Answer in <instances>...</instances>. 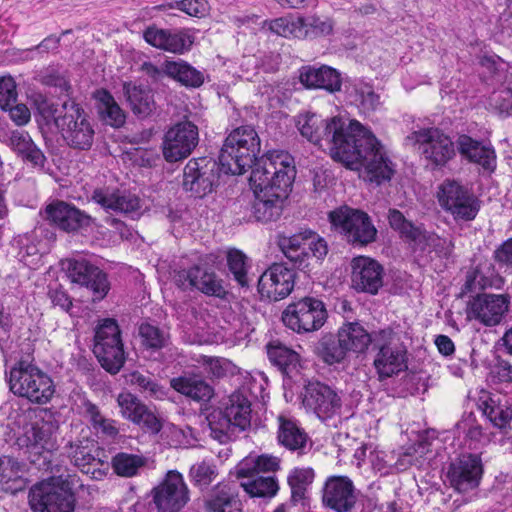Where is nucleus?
Returning <instances> with one entry per match:
<instances>
[{"instance_id": "72a5a7b5", "label": "nucleus", "mask_w": 512, "mask_h": 512, "mask_svg": "<svg viewBox=\"0 0 512 512\" xmlns=\"http://www.w3.org/2000/svg\"><path fill=\"white\" fill-rule=\"evenodd\" d=\"M24 473V464L11 457L0 458V489L10 494L23 491L27 486Z\"/></svg>"}, {"instance_id": "774afa93", "label": "nucleus", "mask_w": 512, "mask_h": 512, "mask_svg": "<svg viewBox=\"0 0 512 512\" xmlns=\"http://www.w3.org/2000/svg\"><path fill=\"white\" fill-rule=\"evenodd\" d=\"M17 101L16 83L10 76L0 77V108L6 110Z\"/></svg>"}, {"instance_id": "f3484780", "label": "nucleus", "mask_w": 512, "mask_h": 512, "mask_svg": "<svg viewBox=\"0 0 512 512\" xmlns=\"http://www.w3.org/2000/svg\"><path fill=\"white\" fill-rule=\"evenodd\" d=\"M199 141L198 127L190 121L173 125L164 135L162 152L166 161L177 162L187 158Z\"/></svg>"}, {"instance_id": "9d476101", "label": "nucleus", "mask_w": 512, "mask_h": 512, "mask_svg": "<svg viewBox=\"0 0 512 512\" xmlns=\"http://www.w3.org/2000/svg\"><path fill=\"white\" fill-rule=\"evenodd\" d=\"M437 198L440 206L456 222L474 220L481 208V201L473 191L456 180H445L439 186Z\"/></svg>"}, {"instance_id": "a18cd8bd", "label": "nucleus", "mask_w": 512, "mask_h": 512, "mask_svg": "<svg viewBox=\"0 0 512 512\" xmlns=\"http://www.w3.org/2000/svg\"><path fill=\"white\" fill-rule=\"evenodd\" d=\"M94 98L97 101L98 114L106 124L121 127L125 123L126 117L123 110L107 90H97Z\"/></svg>"}, {"instance_id": "5701e85b", "label": "nucleus", "mask_w": 512, "mask_h": 512, "mask_svg": "<svg viewBox=\"0 0 512 512\" xmlns=\"http://www.w3.org/2000/svg\"><path fill=\"white\" fill-rule=\"evenodd\" d=\"M351 267L352 287L359 292L377 294L383 286L382 265L372 258L359 256L352 260Z\"/></svg>"}, {"instance_id": "dca6fc26", "label": "nucleus", "mask_w": 512, "mask_h": 512, "mask_svg": "<svg viewBox=\"0 0 512 512\" xmlns=\"http://www.w3.org/2000/svg\"><path fill=\"white\" fill-rule=\"evenodd\" d=\"M64 454L82 473L92 479L100 480L105 476L103 466L107 465L100 458L101 450L97 443L87 436L69 440L63 447Z\"/></svg>"}, {"instance_id": "e2e57ef3", "label": "nucleus", "mask_w": 512, "mask_h": 512, "mask_svg": "<svg viewBox=\"0 0 512 512\" xmlns=\"http://www.w3.org/2000/svg\"><path fill=\"white\" fill-rule=\"evenodd\" d=\"M76 101L73 99H67L62 102L60 106L55 105L54 103L48 101L47 99H41L37 101V110L41 117L46 121V123L53 122L57 127V120L61 116L64 115L65 111L64 106L69 104H75Z\"/></svg>"}, {"instance_id": "b1692460", "label": "nucleus", "mask_w": 512, "mask_h": 512, "mask_svg": "<svg viewBox=\"0 0 512 512\" xmlns=\"http://www.w3.org/2000/svg\"><path fill=\"white\" fill-rule=\"evenodd\" d=\"M322 501L336 512H348L356 504L353 482L347 476H331L323 487Z\"/></svg>"}, {"instance_id": "6e6552de", "label": "nucleus", "mask_w": 512, "mask_h": 512, "mask_svg": "<svg viewBox=\"0 0 512 512\" xmlns=\"http://www.w3.org/2000/svg\"><path fill=\"white\" fill-rule=\"evenodd\" d=\"M407 144L418 146V152L427 166L442 168L456 155L451 138L439 128H421L406 137Z\"/></svg>"}, {"instance_id": "473e14b6", "label": "nucleus", "mask_w": 512, "mask_h": 512, "mask_svg": "<svg viewBox=\"0 0 512 512\" xmlns=\"http://www.w3.org/2000/svg\"><path fill=\"white\" fill-rule=\"evenodd\" d=\"M338 337L346 353L351 351L357 354L365 353L370 345L374 346V335H371L358 322L343 324L338 330Z\"/></svg>"}, {"instance_id": "bb28decb", "label": "nucleus", "mask_w": 512, "mask_h": 512, "mask_svg": "<svg viewBox=\"0 0 512 512\" xmlns=\"http://www.w3.org/2000/svg\"><path fill=\"white\" fill-rule=\"evenodd\" d=\"M143 37L153 47L176 54L188 51L193 44L192 37L184 31L172 32L154 26L148 27Z\"/></svg>"}, {"instance_id": "20e7f679", "label": "nucleus", "mask_w": 512, "mask_h": 512, "mask_svg": "<svg viewBox=\"0 0 512 512\" xmlns=\"http://www.w3.org/2000/svg\"><path fill=\"white\" fill-rule=\"evenodd\" d=\"M207 421L211 437L221 444L227 443L251 426V403L241 393H234L225 409L212 411Z\"/></svg>"}, {"instance_id": "79ce46f5", "label": "nucleus", "mask_w": 512, "mask_h": 512, "mask_svg": "<svg viewBox=\"0 0 512 512\" xmlns=\"http://www.w3.org/2000/svg\"><path fill=\"white\" fill-rule=\"evenodd\" d=\"M278 440L281 445L291 451L302 454L307 445L308 436L294 421L284 416L278 417Z\"/></svg>"}, {"instance_id": "f8f14e48", "label": "nucleus", "mask_w": 512, "mask_h": 512, "mask_svg": "<svg viewBox=\"0 0 512 512\" xmlns=\"http://www.w3.org/2000/svg\"><path fill=\"white\" fill-rule=\"evenodd\" d=\"M327 317L325 304L314 297H304L290 303L282 313L284 325L299 334L319 330Z\"/></svg>"}, {"instance_id": "39448f33", "label": "nucleus", "mask_w": 512, "mask_h": 512, "mask_svg": "<svg viewBox=\"0 0 512 512\" xmlns=\"http://www.w3.org/2000/svg\"><path fill=\"white\" fill-rule=\"evenodd\" d=\"M9 386L15 395L39 404L47 403L55 391L50 376L25 360L18 361L11 368Z\"/></svg>"}, {"instance_id": "7ed1b4c3", "label": "nucleus", "mask_w": 512, "mask_h": 512, "mask_svg": "<svg viewBox=\"0 0 512 512\" xmlns=\"http://www.w3.org/2000/svg\"><path fill=\"white\" fill-rule=\"evenodd\" d=\"M260 152V138L252 126L234 129L225 139L219 154V163L224 173L241 175L248 168L253 170Z\"/></svg>"}, {"instance_id": "c85d7f7f", "label": "nucleus", "mask_w": 512, "mask_h": 512, "mask_svg": "<svg viewBox=\"0 0 512 512\" xmlns=\"http://www.w3.org/2000/svg\"><path fill=\"white\" fill-rule=\"evenodd\" d=\"M299 80L306 88L324 89L330 93L340 91L342 86L340 73L326 65L319 68L312 66L303 67L300 70Z\"/></svg>"}, {"instance_id": "5fc2aeb1", "label": "nucleus", "mask_w": 512, "mask_h": 512, "mask_svg": "<svg viewBox=\"0 0 512 512\" xmlns=\"http://www.w3.org/2000/svg\"><path fill=\"white\" fill-rule=\"evenodd\" d=\"M429 445L427 440H421L408 447L405 452L400 454L395 467L400 471H404L411 466L420 467L424 462V455L429 451Z\"/></svg>"}, {"instance_id": "2f4dec72", "label": "nucleus", "mask_w": 512, "mask_h": 512, "mask_svg": "<svg viewBox=\"0 0 512 512\" xmlns=\"http://www.w3.org/2000/svg\"><path fill=\"white\" fill-rule=\"evenodd\" d=\"M9 146L24 162L31 164L33 167H44L46 157L28 132L12 131Z\"/></svg>"}, {"instance_id": "69168bd1", "label": "nucleus", "mask_w": 512, "mask_h": 512, "mask_svg": "<svg viewBox=\"0 0 512 512\" xmlns=\"http://www.w3.org/2000/svg\"><path fill=\"white\" fill-rule=\"evenodd\" d=\"M357 101L363 111H374L380 105V97L374 92L371 86L363 84L355 88Z\"/></svg>"}, {"instance_id": "a878e982", "label": "nucleus", "mask_w": 512, "mask_h": 512, "mask_svg": "<svg viewBox=\"0 0 512 512\" xmlns=\"http://www.w3.org/2000/svg\"><path fill=\"white\" fill-rule=\"evenodd\" d=\"M118 404L123 417L153 434H157L161 430V422L154 412L134 395L130 393L120 394Z\"/></svg>"}, {"instance_id": "0eeeda50", "label": "nucleus", "mask_w": 512, "mask_h": 512, "mask_svg": "<svg viewBox=\"0 0 512 512\" xmlns=\"http://www.w3.org/2000/svg\"><path fill=\"white\" fill-rule=\"evenodd\" d=\"M65 113L57 120V130L64 143L72 150L89 151L95 139V129L79 103L64 106Z\"/></svg>"}, {"instance_id": "ddd939ff", "label": "nucleus", "mask_w": 512, "mask_h": 512, "mask_svg": "<svg viewBox=\"0 0 512 512\" xmlns=\"http://www.w3.org/2000/svg\"><path fill=\"white\" fill-rule=\"evenodd\" d=\"M374 348L377 354L374 366L381 379L392 377L407 368V351L391 330L374 334Z\"/></svg>"}, {"instance_id": "09e8293b", "label": "nucleus", "mask_w": 512, "mask_h": 512, "mask_svg": "<svg viewBox=\"0 0 512 512\" xmlns=\"http://www.w3.org/2000/svg\"><path fill=\"white\" fill-rule=\"evenodd\" d=\"M493 276L494 268L491 263H479L467 272L466 281L461 288V296L493 286Z\"/></svg>"}, {"instance_id": "13d9d810", "label": "nucleus", "mask_w": 512, "mask_h": 512, "mask_svg": "<svg viewBox=\"0 0 512 512\" xmlns=\"http://www.w3.org/2000/svg\"><path fill=\"white\" fill-rule=\"evenodd\" d=\"M218 472L216 466L206 460L195 463L189 470V477L193 484L197 487L206 488L217 477Z\"/></svg>"}, {"instance_id": "0e129e2a", "label": "nucleus", "mask_w": 512, "mask_h": 512, "mask_svg": "<svg viewBox=\"0 0 512 512\" xmlns=\"http://www.w3.org/2000/svg\"><path fill=\"white\" fill-rule=\"evenodd\" d=\"M431 247L439 256L450 258L453 255L455 248V242L453 237H440L437 234L428 232L423 247Z\"/></svg>"}, {"instance_id": "412c9836", "label": "nucleus", "mask_w": 512, "mask_h": 512, "mask_svg": "<svg viewBox=\"0 0 512 512\" xmlns=\"http://www.w3.org/2000/svg\"><path fill=\"white\" fill-rule=\"evenodd\" d=\"M509 299L504 295L481 294L470 301L467 314L485 326L498 325L508 312Z\"/></svg>"}, {"instance_id": "a19ab883", "label": "nucleus", "mask_w": 512, "mask_h": 512, "mask_svg": "<svg viewBox=\"0 0 512 512\" xmlns=\"http://www.w3.org/2000/svg\"><path fill=\"white\" fill-rule=\"evenodd\" d=\"M164 73L186 87L198 88L204 83V73L181 59L165 61Z\"/></svg>"}, {"instance_id": "680f3d73", "label": "nucleus", "mask_w": 512, "mask_h": 512, "mask_svg": "<svg viewBox=\"0 0 512 512\" xmlns=\"http://www.w3.org/2000/svg\"><path fill=\"white\" fill-rule=\"evenodd\" d=\"M161 9L165 8H177L189 16L203 18L208 15L210 6L206 0H181L162 5Z\"/></svg>"}, {"instance_id": "aec40b11", "label": "nucleus", "mask_w": 512, "mask_h": 512, "mask_svg": "<svg viewBox=\"0 0 512 512\" xmlns=\"http://www.w3.org/2000/svg\"><path fill=\"white\" fill-rule=\"evenodd\" d=\"M294 282V270L282 263H275L260 276L258 292L263 298L278 301L292 292Z\"/></svg>"}, {"instance_id": "c9c22d12", "label": "nucleus", "mask_w": 512, "mask_h": 512, "mask_svg": "<svg viewBox=\"0 0 512 512\" xmlns=\"http://www.w3.org/2000/svg\"><path fill=\"white\" fill-rule=\"evenodd\" d=\"M270 362L286 376L292 377L298 372L300 356L280 341H271L266 346Z\"/></svg>"}, {"instance_id": "423d86ee", "label": "nucleus", "mask_w": 512, "mask_h": 512, "mask_svg": "<svg viewBox=\"0 0 512 512\" xmlns=\"http://www.w3.org/2000/svg\"><path fill=\"white\" fill-rule=\"evenodd\" d=\"M332 228L353 246H367L377 237V229L370 216L347 205L340 206L328 214Z\"/></svg>"}, {"instance_id": "864d4df0", "label": "nucleus", "mask_w": 512, "mask_h": 512, "mask_svg": "<svg viewBox=\"0 0 512 512\" xmlns=\"http://www.w3.org/2000/svg\"><path fill=\"white\" fill-rule=\"evenodd\" d=\"M128 381L148 397L163 399L166 396L165 388L159 385L150 374H143L139 371H134L129 374Z\"/></svg>"}, {"instance_id": "e433bc0d", "label": "nucleus", "mask_w": 512, "mask_h": 512, "mask_svg": "<svg viewBox=\"0 0 512 512\" xmlns=\"http://www.w3.org/2000/svg\"><path fill=\"white\" fill-rule=\"evenodd\" d=\"M388 221L392 229L399 232L401 238L409 242L414 248H422L428 232L422 226H417L407 220L402 212L390 209Z\"/></svg>"}, {"instance_id": "6e6d98bb", "label": "nucleus", "mask_w": 512, "mask_h": 512, "mask_svg": "<svg viewBox=\"0 0 512 512\" xmlns=\"http://www.w3.org/2000/svg\"><path fill=\"white\" fill-rule=\"evenodd\" d=\"M139 335L143 346L154 351L160 350L169 344V335L159 327L143 323L139 327Z\"/></svg>"}, {"instance_id": "4d7b16f0", "label": "nucleus", "mask_w": 512, "mask_h": 512, "mask_svg": "<svg viewBox=\"0 0 512 512\" xmlns=\"http://www.w3.org/2000/svg\"><path fill=\"white\" fill-rule=\"evenodd\" d=\"M261 29L269 31L275 35L282 37L293 36L296 38V31L299 30L298 17H280L273 20H265L262 22Z\"/></svg>"}, {"instance_id": "2eb2a0df", "label": "nucleus", "mask_w": 512, "mask_h": 512, "mask_svg": "<svg viewBox=\"0 0 512 512\" xmlns=\"http://www.w3.org/2000/svg\"><path fill=\"white\" fill-rule=\"evenodd\" d=\"M62 267L72 283L84 286L92 292L93 301H100L108 294L110 283L107 274L88 260L67 259L62 262Z\"/></svg>"}, {"instance_id": "ea45409f", "label": "nucleus", "mask_w": 512, "mask_h": 512, "mask_svg": "<svg viewBox=\"0 0 512 512\" xmlns=\"http://www.w3.org/2000/svg\"><path fill=\"white\" fill-rule=\"evenodd\" d=\"M123 90L131 110L140 118H147L156 109L152 91L132 83H124Z\"/></svg>"}, {"instance_id": "49530a36", "label": "nucleus", "mask_w": 512, "mask_h": 512, "mask_svg": "<svg viewBox=\"0 0 512 512\" xmlns=\"http://www.w3.org/2000/svg\"><path fill=\"white\" fill-rule=\"evenodd\" d=\"M48 436V431L43 426L28 420L21 427L20 433H17L16 436H11V439L15 438V444L21 449L26 448L38 452L39 449L45 447Z\"/></svg>"}, {"instance_id": "de8ad7c7", "label": "nucleus", "mask_w": 512, "mask_h": 512, "mask_svg": "<svg viewBox=\"0 0 512 512\" xmlns=\"http://www.w3.org/2000/svg\"><path fill=\"white\" fill-rule=\"evenodd\" d=\"M314 352L328 365L341 363L347 355L338 334L336 336L333 334L323 335L316 343Z\"/></svg>"}, {"instance_id": "f704fd0d", "label": "nucleus", "mask_w": 512, "mask_h": 512, "mask_svg": "<svg viewBox=\"0 0 512 512\" xmlns=\"http://www.w3.org/2000/svg\"><path fill=\"white\" fill-rule=\"evenodd\" d=\"M32 412L22 409L17 401H7L0 406V426L5 428L6 441L20 433L21 427L31 420Z\"/></svg>"}, {"instance_id": "393cba45", "label": "nucleus", "mask_w": 512, "mask_h": 512, "mask_svg": "<svg viewBox=\"0 0 512 512\" xmlns=\"http://www.w3.org/2000/svg\"><path fill=\"white\" fill-rule=\"evenodd\" d=\"M91 200L106 211L122 214L134 213L141 208L138 196L129 191L111 187L96 188L92 192Z\"/></svg>"}, {"instance_id": "4468645a", "label": "nucleus", "mask_w": 512, "mask_h": 512, "mask_svg": "<svg viewBox=\"0 0 512 512\" xmlns=\"http://www.w3.org/2000/svg\"><path fill=\"white\" fill-rule=\"evenodd\" d=\"M221 165L210 157L194 158L184 168L183 188L195 197L211 193L219 180Z\"/></svg>"}, {"instance_id": "9b49d317", "label": "nucleus", "mask_w": 512, "mask_h": 512, "mask_svg": "<svg viewBox=\"0 0 512 512\" xmlns=\"http://www.w3.org/2000/svg\"><path fill=\"white\" fill-rule=\"evenodd\" d=\"M28 498L34 512H74V495L64 485L61 476L36 483L31 487Z\"/></svg>"}, {"instance_id": "bf43d9fd", "label": "nucleus", "mask_w": 512, "mask_h": 512, "mask_svg": "<svg viewBox=\"0 0 512 512\" xmlns=\"http://www.w3.org/2000/svg\"><path fill=\"white\" fill-rule=\"evenodd\" d=\"M247 257L240 250L232 249L227 253V264L237 283L242 286H248L247 277Z\"/></svg>"}, {"instance_id": "4be33fe9", "label": "nucleus", "mask_w": 512, "mask_h": 512, "mask_svg": "<svg viewBox=\"0 0 512 512\" xmlns=\"http://www.w3.org/2000/svg\"><path fill=\"white\" fill-rule=\"evenodd\" d=\"M303 404L322 420L331 418L341 408V397L330 386L309 382L305 386Z\"/></svg>"}, {"instance_id": "c03bdc74", "label": "nucleus", "mask_w": 512, "mask_h": 512, "mask_svg": "<svg viewBox=\"0 0 512 512\" xmlns=\"http://www.w3.org/2000/svg\"><path fill=\"white\" fill-rule=\"evenodd\" d=\"M190 277L192 280V288L199 290L208 296L224 298L227 294L222 280L217 277L214 272L194 266L190 268Z\"/></svg>"}, {"instance_id": "f257e3e1", "label": "nucleus", "mask_w": 512, "mask_h": 512, "mask_svg": "<svg viewBox=\"0 0 512 512\" xmlns=\"http://www.w3.org/2000/svg\"><path fill=\"white\" fill-rule=\"evenodd\" d=\"M301 135L312 144L328 150L333 160L347 168H364L370 182L380 184L393 174L379 141L358 121L348 124L340 117L323 119L314 113L300 115L297 122Z\"/></svg>"}, {"instance_id": "f03ea898", "label": "nucleus", "mask_w": 512, "mask_h": 512, "mask_svg": "<svg viewBox=\"0 0 512 512\" xmlns=\"http://www.w3.org/2000/svg\"><path fill=\"white\" fill-rule=\"evenodd\" d=\"M295 176L294 158L285 151H270L255 163L249 181L255 194L252 210L257 221L280 217Z\"/></svg>"}, {"instance_id": "052dcab7", "label": "nucleus", "mask_w": 512, "mask_h": 512, "mask_svg": "<svg viewBox=\"0 0 512 512\" xmlns=\"http://www.w3.org/2000/svg\"><path fill=\"white\" fill-rule=\"evenodd\" d=\"M483 414L489 419V421L497 428L506 430L509 427V423L512 420V408L492 406L487 402L482 404Z\"/></svg>"}, {"instance_id": "cd10ccee", "label": "nucleus", "mask_w": 512, "mask_h": 512, "mask_svg": "<svg viewBox=\"0 0 512 512\" xmlns=\"http://www.w3.org/2000/svg\"><path fill=\"white\" fill-rule=\"evenodd\" d=\"M47 218L66 232H75L91 224L92 218L74 206L57 202L46 207Z\"/></svg>"}, {"instance_id": "8fccbe9b", "label": "nucleus", "mask_w": 512, "mask_h": 512, "mask_svg": "<svg viewBox=\"0 0 512 512\" xmlns=\"http://www.w3.org/2000/svg\"><path fill=\"white\" fill-rule=\"evenodd\" d=\"M240 485L251 497H268L276 495L279 486L273 476L256 475L254 477H238Z\"/></svg>"}, {"instance_id": "3c124183", "label": "nucleus", "mask_w": 512, "mask_h": 512, "mask_svg": "<svg viewBox=\"0 0 512 512\" xmlns=\"http://www.w3.org/2000/svg\"><path fill=\"white\" fill-rule=\"evenodd\" d=\"M314 471L311 468H296L288 476L291 488V501L297 503L306 497L307 487L313 482Z\"/></svg>"}, {"instance_id": "4c0bfd02", "label": "nucleus", "mask_w": 512, "mask_h": 512, "mask_svg": "<svg viewBox=\"0 0 512 512\" xmlns=\"http://www.w3.org/2000/svg\"><path fill=\"white\" fill-rule=\"evenodd\" d=\"M206 512H240V501L228 484L218 483L205 499Z\"/></svg>"}, {"instance_id": "a211bd4d", "label": "nucleus", "mask_w": 512, "mask_h": 512, "mask_svg": "<svg viewBox=\"0 0 512 512\" xmlns=\"http://www.w3.org/2000/svg\"><path fill=\"white\" fill-rule=\"evenodd\" d=\"M189 499V488L177 470L168 471L153 489V500L159 512H179Z\"/></svg>"}, {"instance_id": "338daca9", "label": "nucleus", "mask_w": 512, "mask_h": 512, "mask_svg": "<svg viewBox=\"0 0 512 512\" xmlns=\"http://www.w3.org/2000/svg\"><path fill=\"white\" fill-rule=\"evenodd\" d=\"M204 365L206 371L216 378H222L227 374H232L235 368L234 364L225 358L205 357Z\"/></svg>"}, {"instance_id": "c756f323", "label": "nucleus", "mask_w": 512, "mask_h": 512, "mask_svg": "<svg viewBox=\"0 0 512 512\" xmlns=\"http://www.w3.org/2000/svg\"><path fill=\"white\" fill-rule=\"evenodd\" d=\"M456 144L462 157L470 162L481 165L486 170H494L496 166V155L491 146L484 145L465 134L457 138Z\"/></svg>"}, {"instance_id": "1a4fd4ad", "label": "nucleus", "mask_w": 512, "mask_h": 512, "mask_svg": "<svg viewBox=\"0 0 512 512\" xmlns=\"http://www.w3.org/2000/svg\"><path fill=\"white\" fill-rule=\"evenodd\" d=\"M93 353L100 365L116 374L123 367L126 357L121 332L114 319H105L95 331Z\"/></svg>"}, {"instance_id": "7c9ffc66", "label": "nucleus", "mask_w": 512, "mask_h": 512, "mask_svg": "<svg viewBox=\"0 0 512 512\" xmlns=\"http://www.w3.org/2000/svg\"><path fill=\"white\" fill-rule=\"evenodd\" d=\"M170 386L176 392L197 402L209 401L214 389L200 376L194 374H184L170 379Z\"/></svg>"}, {"instance_id": "37998d69", "label": "nucleus", "mask_w": 512, "mask_h": 512, "mask_svg": "<svg viewBox=\"0 0 512 512\" xmlns=\"http://www.w3.org/2000/svg\"><path fill=\"white\" fill-rule=\"evenodd\" d=\"M279 469V459L271 455H249L236 466L237 477H254L265 472Z\"/></svg>"}, {"instance_id": "58836bf2", "label": "nucleus", "mask_w": 512, "mask_h": 512, "mask_svg": "<svg viewBox=\"0 0 512 512\" xmlns=\"http://www.w3.org/2000/svg\"><path fill=\"white\" fill-rule=\"evenodd\" d=\"M299 30L296 31L298 39H317L333 34L335 22L332 18L319 15L298 17Z\"/></svg>"}, {"instance_id": "6ab92c4d", "label": "nucleus", "mask_w": 512, "mask_h": 512, "mask_svg": "<svg viewBox=\"0 0 512 512\" xmlns=\"http://www.w3.org/2000/svg\"><path fill=\"white\" fill-rule=\"evenodd\" d=\"M483 465L479 455L462 454L451 462L447 471L450 485L459 492H466L479 485Z\"/></svg>"}, {"instance_id": "603ef678", "label": "nucleus", "mask_w": 512, "mask_h": 512, "mask_svg": "<svg viewBox=\"0 0 512 512\" xmlns=\"http://www.w3.org/2000/svg\"><path fill=\"white\" fill-rule=\"evenodd\" d=\"M145 464L146 459L136 454L120 452L112 458V467L115 473L122 477H133L137 475L139 469L144 467Z\"/></svg>"}]
</instances>
